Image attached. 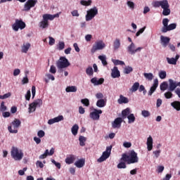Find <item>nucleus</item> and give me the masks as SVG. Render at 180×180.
<instances>
[{
    "mask_svg": "<svg viewBox=\"0 0 180 180\" xmlns=\"http://www.w3.org/2000/svg\"><path fill=\"white\" fill-rule=\"evenodd\" d=\"M7 108L5 105V103L4 101H2L1 103V105H0V110L1 112H5Z\"/></svg>",
    "mask_w": 180,
    "mask_h": 180,
    "instance_id": "680f3d73",
    "label": "nucleus"
},
{
    "mask_svg": "<svg viewBox=\"0 0 180 180\" xmlns=\"http://www.w3.org/2000/svg\"><path fill=\"white\" fill-rule=\"evenodd\" d=\"M130 72H133L131 66H127L124 69V74H130Z\"/></svg>",
    "mask_w": 180,
    "mask_h": 180,
    "instance_id": "864d4df0",
    "label": "nucleus"
},
{
    "mask_svg": "<svg viewBox=\"0 0 180 180\" xmlns=\"http://www.w3.org/2000/svg\"><path fill=\"white\" fill-rule=\"evenodd\" d=\"M65 47V43L64 41H59L58 44V50H64V48Z\"/></svg>",
    "mask_w": 180,
    "mask_h": 180,
    "instance_id": "4d7b16f0",
    "label": "nucleus"
},
{
    "mask_svg": "<svg viewBox=\"0 0 180 180\" xmlns=\"http://www.w3.org/2000/svg\"><path fill=\"white\" fill-rule=\"evenodd\" d=\"M162 15L163 16H168L171 15V9H169V5L167 7L163 8Z\"/></svg>",
    "mask_w": 180,
    "mask_h": 180,
    "instance_id": "e433bc0d",
    "label": "nucleus"
},
{
    "mask_svg": "<svg viewBox=\"0 0 180 180\" xmlns=\"http://www.w3.org/2000/svg\"><path fill=\"white\" fill-rule=\"evenodd\" d=\"M55 152H56V148H51L50 151H49V149H46L42 155H39V160H44V158H47L49 155V156L53 155Z\"/></svg>",
    "mask_w": 180,
    "mask_h": 180,
    "instance_id": "ddd939ff",
    "label": "nucleus"
},
{
    "mask_svg": "<svg viewBox=\"0 0 180 180\" xmlns=\"http://www.w3.org/2000/svg\"><path fill=\"white\" fill-rule=\"evenodd\" d=\"M49 46H54V44H56V39H54V38H53L52 37H49Z\"/></svg>",
    "mask_w": 180,
    "mask_h": 180,
    "instance_id": "e2e57ef3",
    "label": "nucleus"
},
{
    "mask_svg": "<svg viewBox=\"0 0 180 180\" xmlns=\"http://www.w3.org/2000/svg\"><path fill=\"white\" fill-rule=\"evenodd\" d=\"M164 96L166 99H172V98L174 96V94H172V91H168L164 94Z\"/></svg>",
    "mask_w": 180,
    "mask_h": 180,
    "instance_id": "c03bdc74",
    "label": "nucleus"
},
{
    "mask_svg": "<svg viewBox=\"0 0 180 180\" xmlns=\"http://www.w3.org/2000/svg\"><path fill=\"white\" fill-rule=\"evenodd\" d=\"M160 91H167L168 89V83L167 82H163L160 85Z\"/></svg>",
    "mask_w": 180,
    "mask_h": 180,
    "instance_id": "ea45409f",
    "label": "nucleus"
},
{
    "mask_svg": "<svg viewBox=\"0 0 180 180\" xmlns=\"http://www.w3.org/2000/svg\"><path fill=\"white\" fill-rule=\"evenodd\" d=\"M49 20H50V18L48 17L47 14H44L42 15V20L39 23V27L42 30L48 29L49 26H50Z\"/></svg>",
    "mask_w": 180,
    "mask_h": 180,
    "instance_id": "0eeeda50",
    "label": "nucleus"
},
{
    "mask_svg": "<svg viewBox=\"0 0 180 180\" xmlns=\"http://www.w3.org/2000/svg\"><path fill=\"white\" fill-rule=\"evenodd\" d=\"M171 39H169V37H164V36H160V41L162 43V46H163V47H167V46H168V44L169 43Z\"/></svg>",
    "mask_w": 180,
    "mask_h": 180,
    "instance_id": "4be33fe9",
    "label": "nucleus"
},
{
    "mask_svg": "<svg viewBox=\"0 0 180 180\" xmlns=\"http://www.w3.org/2000/svg\"><path fill=\"white\" fill-rule=\"evenodd\" d=\"M66 92H77V89L75 86H68L65 89Z\"/></svg>",
    "mask_w": 180,
    "mask_h": 180,
    "instance_id": "58836bf2",
    "label": "nucleus"
},
{
    "mask_svg": "<svg viewBox=\"0 0 180 180\" xmlns=\"http://www.w3.org/2000/svg\"><path fill=\"white\" fill-rule=\"evenodd\" d=\"M46 15H48V18H49V20H54V19H56V18H59L60 17V14L56 13L54 15H51V14H46Z\"/></svg>",
    "mask_w": 180,
    "mask_h": 180,
    "instance_id": "5fc2aeb1",
    "label": "nucleus"
},
{
    "mask_svg": "<svg viewBox=\"0 0 180 180\" xmlns=\"http://www.w3.org/2000/svg\"><path fill=\"white\" fill-rule=\"evenodd\" d=\"M37 4V0H27L24 5V11H29L32 8H34L35 5Z\"/></svg>",
    "mask_w": 180,
    "mask_h": 180,
    "instance_id": "9b49d317",
    "label": "nucleus"
},
{
    "mask_svg": "<svg viewBox=\"0 0 180 180\" xmlns=\"http://www.w3.org/2000/svg\"><path fill=\"white\" fill-rule=\"evenodd\" d=\"M100 115H102V110L94 109L93 112H90L89 116L92 120H99L101 117Z\"/></svg>",
    "mask_w": 180,
    "mask_h": 180,
    "instance_id": "f8f14e48",
    "label": "nucleus"
},
{
    "mask_svg": "<svg viewBox=\"0 0 180 180\" xmlns=\"http://www.w3.org/2000/svg\"><path fill=\"white\" fill-rule=\"evenodd\" d=\"M153 153L155 155V158H158V157H160V154H161V150H154Z\"/></svg>",
    "mask_w": 180,
    "mask_h": 180,
    "instance_id": "338daca9",
    "label": "nucleus"
},
{
    "mask_svg": "<svg viewBox=\"0 0 180 180\" xmlns=\"http://www.w3.org/2000/svg\"><path fill=\"white\" fill-rule=\"evenodd\" d=\"M11 124V126L8 127V131L13 134H16L18 129L20 127V124H22V122L20 120L15 119Z\"/></svg>",
    "mask_w": 180,
    "mask_h": 180,
    "instance_id": "7ed1b4c3",
    "label": "nucleus"
},
{
    "mask_svg": "<svg viewBox=\"0 0 180 180\" xmlns=\"http://www.w3.org/2000/svg\"><path fill=\"white\" fill-rule=\"evenodd\" d=\"M141 115L143 117H150V116H151V112L147 110H143L141 111Z\"/></svg>",
    "mask_w": 180,
    "mask_h": 180,
    "instance_id": "09e8293b",
    "label": "nucleus"
},
{
    "mask_svg": "<svg viewBox=\"0 0 180 180\" xmlns=\"http://www.w3.org/2000/svg\"><path fill=\"white\" fill-rule=\"evenodd\" d=\"M152 5L153 8H162V9H164L167 6H169L168 0L155 1L152 3Z\"/></svg>",
    "mask_w": 180,
    "mask_h": 180,
    "instance_id": "6e6552de",
    "label": "nucleus"
},
{
    "mask_svg": "<svg viewBox=\"0 0 180 180\" xmlns=\"http://www.w3.org/2000/svg\"><path fill=\"white\" fill-rule=\"evenodd\" d=\"M31 46L29 42L24 43L21 46V51L26 54L29 51V49H30Z\"/></svg>",
    "mask_w": 180,
    "mask_h": 180,
    "instance_id": "b1692460",
    "label": "nucleus"
},
{
    "mask_svg": "<svg viewBox=\"0 0 180 180\" xmlns=\"http://www.w3.org/2000/svg\"><path fill=\"white\" fill-rule=\"evenodd\" d=\"M175 89H176V81H174L172 79H169L168 91H170V92H174Z\"/></svg>",
    "mask_w": 180,
    "mask_h": 180,
    "instance_id": "a211bd4d",
    "label": "nucleus"
},
{
    "mask_svg": "<svg viewBox=\"0 0 180 180\" xmlns=\"http://www.w3.org/2000/svg\"><path fill=\"white\" fill-rule=\"evenodd\" d=\"M32 103H34L37 108H40V106L43 105V101H41V99H37Z\"/></svg>",
    "mask_w": 180,
    "mask_h": 180,
    "instance_id": "8fccbe9b",
    "label": "nucleus"
},
{
    "mask_svg": "<svg viewBox=\"0 0 180 180\" xmlns=\"http://www.w3.org/2000/svg\"><path fill=\"white\" fill-rule=\"evenodd\" d=\"M157 88H158V79H155L153 81V84L150 88V90L148 91V95L149 96H151L155 91L157 90Z\"/></svg>",
    "mask_w": 180,
    "mask_h": 180,
    "instance_id": "4468645a",
    "label": "nucleus"
},
{
    "mask_svg": "<svg viewBox=\"0 0 180 180\" xmlns=\"http://www.w3.org/2000/svg\"><path fill=\"white\" fill-rule=\"evenodd\" d=\"M134 49H136V45L134 43L131 42V44L127 48V50L129 54H134Z\"/></svg>",
    "mask_w": 180,
    "mask_h": 180,
    "instance_id": "c756f323",
    "label": "nucleus"
},
{
    "mask_svg": "<svg viewBox=\"0 0 180 180\" xmlns=\"http://www.w3.org/2000/svg\"><path fill=\"white\" fill-rule=\"evenodd\" d=\"M79 129V127L78 126V124H75L72 126L71 129V131L73 136H77V134H78Z\"/></svg>",
    "mask_w": 180,
    "mask_h": 180,
    "instance_id": "72a5a7b5",
    "label": "nucleus"
},
{
    "mask_svg": "<svg viewBox=\"0 0 180 180\" xmlns=\"http://www.w3.org/2000/svg\"><path fill=\"white\" fill-rule=\"evenodd\" d=\"M51 161L58 169H61V164L60 162H56L54 159H51Z\"/></svg>",
    "mask_w": 180,
    "mask_h": 180,
    "instance_id": "6e6d98bb",
    "label": "nucleus"
},
{
    "mask_svg": "<svg viewBox=\"0 0 180 180\" xmlns=\"http://www.w3.org/2000/svg\"><path fill=\"white\" fill-rule=\"evenodd\" d=\"M112 61L115 65H124V61L123 60L112 59Z\"/></svg>",
    "mask_w": 180,
    "mask_h": 180,
    "instance_id": "49530a36",
    "label": "nucleus"
},
{
    "mask_svg": "<svg viewBox=\"0 0 180 180\" xmlns=\"http://www.w3.org/2000/svg\"><path fill=\"white\" fill-rule=\"evenodd\" d=\"M77 155H70L69 156H68L65 160V162H66L68 165L73 164L74 161H75L77 160Z\"/></svg>",
    "mask_w": 180,
    "mask_h": 180,
    "instance_id": "aec40b11",
    "label": "nucleus"
},
{
    "mask_svg": "<svg viewBox=\"0 0 180 180\" xmlns=\"http://www.w3.org/2000/svg\"><path fill=\"white\" fill-rule=\"evenodd\" d=\"M179 55L177 54L176 55L175 58H166V60L168 64L176 65V63L178 62V60H179Z\"/></svg>",
    "mask_w": 180,
    "mask_h": 180,
    "instance_id": "f3484780",
    "label": "nucleus"
},
{
    "mask_svg": "<svg viewBox=\"0 0 180 180\" xmlns=\"http://www.w3.org/2000/svg\"><path fill=\"white\" fill-rule=\"evenodd\" d=\"M37 136L39 139H41L42 137H44V136H46V133L43 130H39L37 132Z\"/></svg>",
    "mask_w": 180,
    "mask_h": 180,
    "instance_id": "052dcab7",
    "label": "nucleus"
},
{
    "mask_svg": "<svg viewBox=\"0 0 180 180\" xmlns=\"http://www.w3.org/2000/svg\"><path fill=\"white\" fill-rule=\"evenodd\" d=\"M140 86V83L139 82H135L131 87L129 89V91L133 93V92H137L139 91V88Z\"/></svg>",
    "mask_w": 180,
    "mask_h": 180,
    "instance_id": "cd10ccee",
    "label": "nucleus"
},
{
    "mask_svg": "<svg viewBox=\"0 0 180 180\" xmlns=\"http://www.w3.org/2000/svg\"><path fill=\"white\" fill-rule=\"evenodd\" d=\"M96 106L97 108H105L106 106V102L105 101V99H99L96 102Z\"/></svg>",
    "mask_w": 180,
    "mask_h": 180,
    "instance_id": "473e14b6",
    "label": "nucleus"
},
{
    "mask_svg": "<svg viewBox=\"0 0 180 180\" xmlns=\"http://www.w3.org/2000/svg\"><path fill=\"white\" fill-rule=\"evenodd\" d=\"M26 27V23L22 20L16 19L15 22L12 25V29L14 32H19L23 30Z\"/></svg>",
    "mask_w": 180,
    "mask_h": 180,
    "instance_id": "20e7f679",
    "label": "nucleus"
},
{
    "mask_svg": "<svg viewBox=\"0 0 180 180\" xmlns=\"http://www.w3.org/2000/svg\"><path fill=\"white\" fill-rule=\"evenodd\" d=\"M49 72H51V74H56V72H57V70L56 69V66L54 65H51L49 70Z\"/></svg>",
    "mask_w": 180,
    "mask_h": 180,
    "instance_id": "69168bd1",
    "label": "nucleus"
},
{
    "mask_svg": "<svg viewBox=\"0 0 180 180\" xmlns=\"http://www.w3.org/2000/svg\"><path fill=\"white\" fill-rule=\"evenodd\" d=\"M117 103L119 105H122L123 103H129V98L123 95H120L117 100Z\"/></svg>",
    "mask_w": 180,
    "mask_h": 180,
    "instance_id": "393cba45",
    "label": "nucleus"
},
{
    "mask_svg": "<svg viewBox=\"0 0 180 180\" xmlns=\"http://www.w3.org/2000/svg\"><path fill=\"white\" fill-rule=\"evenodd\" d=\"M98 60H101L103 65H108V61H106V56L105 55L99 56Z\"/></svg>",
    "mask_w": 180,
    "mask_h": 180,
    "instance_id": "79ce46f5",
    "label": "nucleus"
},
{
    "mask_svg": "<svg viewBox=\"0 0 180 180\" xmlns=\"http://www.w3.org/2000/svg\"><path fill=\"white\" fill-rule=\"evenodd\" d=\"M171 106H172V108L174 109H175L176 110H177L178 112H179L180 110V102L178 101H175L172 103H171Z\"/></svg>",
    "mask_w": 180,
    "mask_h": 180,
    "instance_id": "2f4dec72",
    "label": "nucleus"
},
{
    "mask_svg": "<svg viewBox=\"0 0 180 180\" xmlns=\"http://www.w3.org/2000/svg\"><path fill=\"white\" fill-rule=\"evenodd\" d=\"M129 155L127 154H122V158H120V161H124V162H127V164H129Z\"/></svg>",
    "mask_w": 180,
    "mask_h": 180,
    "instance_id": "a18cd8bd",
    "label": "nucleus"
},
{
    "mask_svg": "<svg viewBox=\"0 0 180 180\" xmlns=\"http://www.w3.org/2000/svg\"><path fill=\"white\" fill-rule=\"evenodd\" d=\"M86 74H87L89 77H92V75H94V69L92 67H89L86 69Z\"/></svg>",
    "mask_w": 180,
    "mask_h": 180,
    "instance_id": "3c124183",
    "label": "nucleus"
},
{
    "mask_svg": "<svg viewBox=\"0 0 180 180\" xmlns=\"http://www.w3.org/2000/svg\"><path fill=\"white\" fill-rule=\"evenodd\" d=\"M106 47V44L103 41L100 40L95 43L91 49V53H95V51H98V50H103Z\"/></svg>",
    "mask_w": 180,
    "mask_h": 180,
    "instance_id": "1a4fd4ad",
    "label": "nucleus"
},
{
    "mask_svg": "<svg viewBox=\"0 0 180 180\" xmlns=\"http://www.w3.org/2000/svg\"><path fill=\"white\" fill-rule=\"evenodd\" d=\"M117 167L118 169H125L127 167L126 163H124V162H120Z\"/></svg>",
    "mask_w": 180,
    "mask_h": 180,
    "instance_id": "13d9d810",
    "label": "nucleus"
},
{
    "mask_svg": "<svg viewBox=\"0 0 180 180\" xmlns=\"http://www.w3.org/2000/svg\"><path fill=\"white\" fill-rule=\"evenodd\" d=\"M75 167H77V168H82V167H84V165H85V159L82 158V159L77 160L75 162Z\"/></svg>",
    "mask_w": 180,
    "mask_h": 180,
    "instance_id": "a878e982",
    "label": "nucleus"
},
{
    "mask_svg": "<svg viewBox=\"0 0 180 180\" xmlns=\"http://www.w3.org/2000/svg\"><path fill=\"white\" fill-rule=\"evenodd\" d=\"M81 103L84 105V106H89V99L84 98L81 100Z\"/></svg>",
    "mask_w": 180,
    "mask_h": 180,
    "instance_id": "bf43d9fd",
    "label": "nucleus"
},
{
    "mask_svg": "<svg viewBox=\"0 0 180 180\" xmlns=\"http://www.w3.org/2000/svg\"><path fill=\"white\" fill-rule=\"evenodd\" d=\"M129 160H128V164H136L139 162V157L137 156V153L134 150H131L129 155Z\"/></svg>",
    "mask_w": 180,
    "mask_h": 180,
    "instance_id": "9d476101",
    "label": "nucleus"
},
{
    "mask_svg": "<svg viewBox=\"0 0 180 180\" xmlns=\"http://www.w3.org/2000/svg\"><path fill=\"white\" fill-rule=\"evenodd\" d=\"M81 5H83V6H91V4H92V1L91 0H88V1H85V0H82L80 1Z\"/></svg>",
    "mask_w": 180,
    "mask_h": 180,
    "instance_id": "603ef678",
    "label": "nucleus"
},
{
    "mask_svg": "<svg viewBox=\"0 0 180 180\" xmlns=\"http://www.w3.org/2000/svg\"><path fill=\"white\" fill-rule=\"evenodd\" d=\"M143 76L148 81H153V79H154V75H153V73L151 72L143 73Z\"/></svg>",
    "mask_w": 180,
    "mask_h": 180,
    "instance_id": "c9c22d12",
    "label": "nucleus"
},
{
    "mask_svg": "<svg viewBox=\"0 0 180 180\" xmlns=\"http://www.w3.org/2000/svg\"><path fill=\"white\" fill-rule=\"evenodd\" d=\"M96 99H103V94H102V93H97L96 94Z\"/></svg>",
    "mask_w": 180,
    "mask_h": 180,
    "instance_id": "774afa93",
    "label": "nucleus"
},
{
    "mask_svg": "<svg viewBox=\"0 0 180 180\" xmlns=\"http://www.w3.org/2000/svg\"><path fill=\"white\" fill-rule=\"evenodd\" d=\"M175 29H176V23H172L167 25V27H166V30H165L163 33H167V32H169L171 30H175Z\"/></svg>",
    "mask_w": 180,
    "mask_h": 180,
    "instance_id": "7c9ffc66",
    "label": "nucleus"
},
{
    "mask_svg": "<svg viewBox=\"0 0 180 180\" xmlns=\"http://www.w3.org/2000/svg\"><path fill=\"white\" fill-rule=\"evenodd\" d=\"M37 107L34 105V103H32L29 105V113H32V112H35L36 108Z\"/></svg>",
    "mask_w": 180,
    "mask_h": 180,
    "instance_id": "de8ad7c7",
    "label": "nucleus"
},
{
    "mask_svg": "<svg viewBox=\"0 0 180 180\" xmlns=\"http://www.w3.org/2000/svg\"><path fill=\"white\" fill-rule=\"evenodd\" d=\"M120 46H121L120 39L119 38H116L114 40L113 45H112L114 51H117Z\"/></svg>",
    "mask_w": 180,
    "mask_h": 180,
    "instance_id": "5701e85b",
    "label": "nucleus"
},
{
    "mask_svg": "<svg viewBox=\"0 0 180 180\" xmlns=\"http://www.w3.org/2000/svg\"><path fill=\"white\" fill-rule=\"evenodd\" d=\"M127 5L130 8V9H134V2L128 1L127 2Z\"/></svg>",
    "mask_w": 180,
    "mask_h": 180,
    "instance_id": "0e129e2a",
    "label": "nucleus"
},
{
    "mask_svg": "<svg viewBox=\"0 0 180 180\" xmlns=\"http://www.w3.org/2000/svg\"><path fill=\"white\" fill-rule=\"evenodd\" d=\"M160 79H165L167 78V72L165 70H160L158 74Z\"/></svg>",
    "mask_w": 180,
    "mask_h": 180,
    "instance_id": "37998d69",
    "label": "nucleus"
},
{
    "mask_svg": "<svg viewBox=\"0 0 180 180\" xmlns=\"http://www.w3.org/2000/svg\"><path fill=\"white\" fill-rule=\"evenodd\" d=\"M11 155L15 161H20L23 158V151L18 147L13 146L11 150Z\"/></svg>",
    "mask_w": 180,
    "mask_h": 180,
    "instance_id": "f257e3e1",
    "label": "nucleus"
},
{
    "mask_svg": "<svg viewBox=\"0 0 180 180\" xmlns=\"http://www.w3.org/2000/svg\"><path fill=\"white\" fill-rule=\"evenodd\" d=\"M79 146L81 147H84L85 146V141H86V138L84 136H80L79 137Z\"/></svg>",
    "mask_w": 180,
    "mask_h": 180,
    "instance_id": "a19ab883",
    "label": "nucleus"
},
{
    "mask_svg": "<svg viewBox=\"0 0 180 180\" xmlns=\"http://www.w3.org/2000/svg\"><path fill=\"white\" fill-rule=\"evenodd\" d=\"M169 22V20L168 18H164L162 20L163 27H162L161 32L164 33L165 30L168 27V23Z\"/></svg>",
    "mask_w": 180,
    "mask_h": 180,
    "instance_id": "c85d7f7f",
    "label": "nucleus"
},
{
    "mask_svg": "<svg viewBox=\"0 0 180 180\" xmlns=\"http://www.w3.org/2000/svg\"><path fill=\"white\" fill-rule=\"evenodd\" d=\"M70 65V61L64 56L60 57L56 63V67L58 68L59 72H63V69L68 68Z\"/></svg>",
    "mask_w": 180,
    "mask_h": 180,
    "instance_id": "f03ea898",
    "label": "nucleus"
},
{
    "mask_svg": "<svg viewBox=\"0 0 180 180\" xmlns=\"http://www.w3.org/2000/svg\"><path fill=\"white\" fill-rule=\"evenodd\" d=\"M128 123L130 124L131 123H134L136 122V117H134V114H129L127 116Z\"/></svg>",
    "mask_w": 180,
    "mask_h": 180,
    "instance_id": "4c0bfd02",
    "label": "nucleus"
},
{
    "mask_svg": "<svg viewBox=\"0 0 180 180\" xmlns=\"http://www.w3.org/2000/svg\"><path fill=\"white\" fill-rule=\"evenodd\" d=\"M129 115H130V109L129 108H127L122 111V116L123 119H126Z\"/></svg>",
    "mask_w": 180,
    "mask_h": 180,
    "instance_id": "f704fd0d",
    "label": "nucleus"
},
{
    "mask_svg": "<svg viewBox=\"0 0 180 180\" xmlns=\"http://www.w3.org/2000/svg\"><path fill=\"white\" fill-rule=\"evenodd\" d=\"M112 153V146H107L105 151H104L102 155L97 160L98 162H103V161H106L109 157H110V154Z\"/></svg>",
    "mask_w": 180,
    "mask_h": 180,
    "instance_id": "423d86ee",
    "label": "nucleus"
},
{
    "mask_svg": "<svg viewBox=\"0 0 180 180\" xmlns=\"http://www.w3.org/2000/svg\"><path fill=\"white\" fill-rule=\"evenodd\" d=\"M122 122H123V119H122V117L116 118L112 123V128L113 129H119L120 127V126H122Z\"/></svg>",
    "mask_w": 180,
    "mask_h": 180,
    "instance_id": "dca6fc26",
    "label": "nucleus"
},
{
    "mask_svg": "<svg viewBox=\"0 0 180 180\" xmlns=\"http://www.w3.org/2000/svg\"><path fill=\"white\" fill-rule=\"evenodd\" d=\"M98 15V8L94 6L86 11V15H85L86 22H89L92 20L95 16Z\"/></svg>",
    "mask_w": 180,
    "mask_h": 180,
    "instance_id": "39448f33",
    "label": "nucleus"
},
{
    "mask_svg": "<svg viewBox=\"0 0 180 180\" xmlns=\"http://www.w3.org/2000/svg\"><path fill=\"white\" fill-rule=\"evenodd\" d=\"M64 120V116L58 115L56 117L49 120L48 124H54V123H58L59 122H63Z\"/></svg>",
    "mask_w": 180,
    "mask_h": 180,
    "instance_id": "2eb2a0df",
    "label": "nucleus"
},
{
    "mask_svg": "<svg viewBox=\"0 0 180 180\" xmlns=\"http://www.w3.org/2000/svg\"><path fill=\"white\" fill-rule=\"evenodd\" d=\"M146 145L148 151H151V150H153V137L151 136H149L147 139Z\"/></svg>",
    "mask_w": 180,
    "mask_h": 180,
    "instance_id": "bb28decb",
    "label": "nucleus"
},
{
    "mask_svg": "<svg viewBox=\"0 0 180 180\" xmlns=\"http://www.w3.org/2000/svg\"><path fill=\"white\" fill-rule=\"evenodd\" d=\"M91 82L94 85V86H96L98 85H102V84L105 82V79L100 78L98 79L97 77H94L91 79Z\"/></svg>",
    "mask_w": 180,
    "mask_h": 180,
    "instance_id": "6ab92c4d",
    "label": "nucleus"
},
{
    "mask_svg": "<svg viewBox=\"0 0 180 180\" xmlns=\"http://www.w3.org/2000/svg\"><path fill=\"white\" fill-rule=\"evenodd\" d=\"M111 77L112 78H119L120 77V71H119L117 67L115 66L111 70Z\"/></svg>",
    "mask_w": 180,
    "mask_h": 180,
    "instance_id": "412c9836",
    "label": "nucleus"
}]
</instances>
